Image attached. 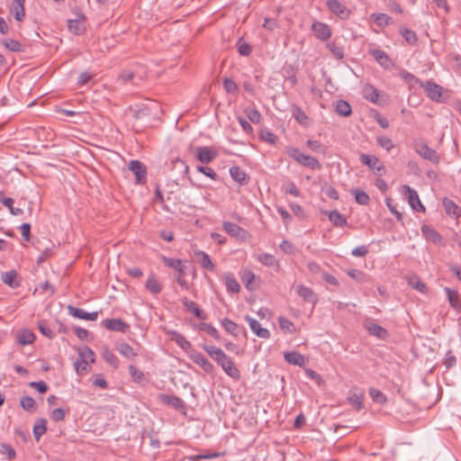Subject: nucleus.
I'll use <instances>...</instances> for the list:
<instances>
[{
    "label": "nucleus",
    "mask_w": 461,
    "mask_h": 461,
    "mask_svg": "<svg viewBox=\"0 0 461 461\" xmlns=\"http://www.w3.org/2000/svg\"><path fill=\"white\" fill-rule=\"evenodd\" d=\"M203 348L222 368L227 375L235 380L240 378V370L235 366L231 358L229 357L221 348L207 345H203Z\"/></svg>",
    "instance_id": "1"
},
{
    "label": "nucleus",
    "mask_w": 461,
    "mask_h": 461,
    "mask_svg": "<svg viewBox=\"0 0 461 461\" xmlns=\"http://www.w3.org/2000/svg\"><path fill=\"white\" fill-rule=\"evenodd\" d=\"M287 154L294 158L298 164L311 168V169H321V165L317 158L314 157L305 155L301 152L298 149L289 147L286 149Z\"/></svg>",
    "instance_id": "2"
},
{
    "label": "nucleus",
    "mask_w": 461,
    "mask_h": 461,
    "mask_svg": "<svg viewBox=\"0 0 461 461\" xmlns=\"http://www.w3.org/2000/svg\"><path fill=\"white\" fill-rule=\"evenodd\" d=\"M162 261L165 264V266L174 268L178 272V276H176V282L184 289H188V283L184 277L185 267L183 265V262L180 259L167 258L165 256L162 257Z\"/></svg>",
    "instance_id": "3"
},
{
    "label": "nucleus",
    "mask_w": 461,
    "mask_h": 461,
    "mask_svg": "<svg viewBox=\"0 0 461 461\" xmlns=\"http://www.w3.org/2000/svg\"><path fill=\"white\" fill-rule=\"evenodd\" d=\"M222 228L229 235L240 240H246L249 237V232L236 223L224 221Z\"/></svg>",
    "instance_id": "4"
},
{
    "label": "nucleus",
    "mask_w": 461,
    "mask_h": 461,
    "mask_svg": "<svg viewBox=\"0 0 461 461\" xmlns=\"http://www.w3.org/2000/svg\"><path fill=\"white\" fill-rule=\"evenodd\" d=\"M312 31L314 36L320 41H328L331 36V30L327 23L321 22H314L312 24Z\"/></svg>",
    "instance_id": "5"
},
{
    "label": "nucleus",
    "mask_w": 461,
    "mask_h": 461,
    "mask_svg": "<svg viewBox=\"0 0 461 461\" xmlns=\"http://www.w3.org/2000/svg\"><path fill=\"white\" fill-rule=\"evenodd\" d=\"M195 156L200 162L208 164L217 158L218 153L211 147H197Z\"/></svg>",
    "instance_id": "6"
},
{
    "label": "nucleus",
    "mask_w": 461,
    "mask_h": 461,
    "mask_svg": "<svg viewBox=\"0 0 461 461\" xmlns=\"http://www.w3.org/2000/svg\"><path fill=\"white\" fill-rule=\"evenodd\" d=\"M327 6L332 14L340 19H348L349 17L350 11L339 0H327Z\"/></svg>",
    "instance_id": "7"
},
{
    "label": "nucleus",
    "mask_w": 461,
    "mask_h": 461,
    "mask_svg": "<svg viewBox=\"0 0 461 461\" xmlns=\"http://www.w3.org/2000/svg\"><path fill=\"white\" fill-rule=\"evenodd\" d=\"M362 164L367 166L371 169H375L376 174L382 176L384 172V167L379 165V159L375 156L361 154L359 158Z\"/></svg>",
    "instance_id": "8"
},
{
    "label": "nucleus",
    "mask_w": 461,
    "mask_h": 461,
    "mask_svg": "<svg viewBox=\"0 0 461 461\" xmlns=\"http://www.w3.org/2000/svg\"><path fill=\"white\" fill-rule=\"evenodd\" d=\"M190 358L200 366L206 373L211 374L214 370L213 365L200 352L192 350L189 354Z\"/></svg>",
    "instance_id": "9"
},
{
    "label": "nucleus",
    "mask_w": 461,
    "mask_h": 461,
    "mask_svg": "<svg viewBox=\"0 0 461 461\" xmlns=\"http://www.w3.org/2000/svg\"><path fill=\"white\" fill-rule=\"evenodd\" d=\"M294 289L296 294L303 298L304 302L310 303L313 305L317 303L318 296L310 287L303 285H297Z\"/></svg>",
    "instance_id": "10"
},
{
    "label": "nucleus",
    "mask_w": 461,
    "mask_h": 461,
    "mask_svg": "<svg viewBox=\"0 0 461 461\" xmlns=\"http://www.w3.org/2000/svg\"><path fill=\"white\" fill-rule=\"evenodd\" d=\"M129 169L135 175L136 183L143 184L146 181V167L139 160H131L129 163Z\"/></svg>",
    "instance_id": "11"
},
{
    "label": "nucleus",
    "mask_w": 461,
    "mask_h": 461,
    "mask_svg": "<svg viewBox=\"0 0 461 461\" xmlns=\"http://www.w3.org/2000/svg\"><path fill=\"white\" fill-rule=\"evenodd\" d=\"M403 189L405 190V194L407 195L411 207L415 211L424 212L425 207L420 203L418 193L408 185H404Z\"/></svg>",
    "instance_id": "12"
},
{
    "label": "nucleus",
    "mask_w": 461,
    "mask_h": 461,
    "mask_svg": "<svg viewBox=\"0 0 461 461\" xmlns=\"http://www.w3.org/2000/svg\"><path fill=\"white\" fill-rule=\"evenodd\" d=\"M415 149L417 153H419L425 159H428L433 163L438 162V156L437 152L430 149L426 143L421 142L416 144Z\"/></svg>",
    "instance_id": "13"
},
{
    "label": "nucleus",
    "mask_w": 461,
    "mask_h": 461,
    "mask_svg": "<svg viewBox=\"0 0 461 461\" xmlns=\"http://www.w3.org/2000/svg\"><path fill=\"white\" fill-rule=\"evenodd\" d=\"M68 311L70 315L80 320L95 321L98 317L97 312H86L83 309L72 305L68 306Z\"/></svg>",
    "instance_id": "14"
},
{
    "label": "nucleus",
    "mask_w": 461,
    "mask_h": 461,
    "mask_svg": "<svg viewBox=\"0 0 461 461\" xmlns=\"http://www.w3.org/2000/svg\"><path fill=\"white\" fill-rule=\"evenodd\" d=\"M245 320L249 325V328L259 338L261 339H268L270 337V332L267 329L261 328L259 322L253 319L250 316H246Z\"/></svg>",
    "instance_id": "15"
},
{
    "label": "nucleus",
    "mask_w": 461,
    "mask_h": 461,
    "mask_svg": "<svg viewBox=\"0 0 461 461\" xmlns=\"http://www.w3.org/2000/svg\"><path fill=\"white\" fill-rule=\"evenodd\" d=\"M103 325L109 330L125 332L129 325L122 319H106L103 321Z\"/></svg>",
    "instance_id": "16"
},
{
    "label": "nucleus",
    "mask_w": 461,
    "mask_h": 461,
    "mask_svg": "<svg viewBox=\"0 0 461 461\" xmlns=\"http://www.w3.org/2000/svg\"><path fill=\"white\" fill-rule=\"evenodd\" d=\"M423 87L428 96L433 101H439L442 95V88L440 86L431 81H427Z\"/></svg>",
    "instance_id": "17"
},
{
    "label": "nucleus",
    "mask_w": 461,
    "mask_h": 461,
    "mask_svg": "<svg viewBox=\"0 0 461 461\" xmlns=\"http://www.w3.org/2000/svg\"><path fill=\"white\" fill-rule=\"evenodd\" d=\"M257 259L262 265L268 267H272L276 271H278L280 268V264H279L278 260L272 254H269V253L259 254L257 256Z\"/></svg>",
    "instance_id": "18"
},
{
    "label": "nucleus",
    "mask_w": 461,
    "mask_h": 461,
    "mask_svg": "<svg viewBox=\"0 0 461 461\" xmlns=\"http://www.w3.org/2000/svg\"><path fill=\"white\" fill-rule=\"evenodd\" d=\"M24 2L25 0H14L10 6V13L19 22L23 21L25 16Z\"/></svg>",
    "instance_id": "19"
},
{
    "label": "nucleus",
    "mask_w": 461,
    "mask_h": 461,
    "mask_svg": "<svg viewBox=\"0 0 461 461\" xmlns=\"http://www.w3.org/2000/svg\"><path fill=\"white\" fill-rule=\"evenodd\" d=\"M2 281L11 288H17L20 286L18 274L14 269L3 273Z\"/></svg>",
    "instance_id": "20"
},
{
    "label": "nucleus",
    "mask_w": 461,
    "mask_h": 461,
    "mask_svg": "<svg viewBox=\"0 0 461 461\" xmlns=\"http://www.w3.org/2000/svg\"><path fill=\"white\" fill-rule=\"evenodd\" d=\"M195 257L198 259L200 266L207 270L212 271L214 270V264L212 263L211 257L202 250H197L194 252Z\"/></svg>",
    "instance_id": "21"
},
{
    "label": "nucleus",
    "mask_w": 461,
    "mask_h": 461,
    "mask_svg": "<svg viewBox=\"0 0 461 461\" xmlns=\"http://www.w3.org/2000/svg\"><path fill=\"white\" fill-rule=\"evenodd\" d=\"M284 357L289 364L298 366H303L305 365L304 357L296 351L285 352Z\"/></svg>",
    "instance_id": "22"
},
{
    "label": "nucleus",
    "mask_w": 461,
    "mask_h": 461,
    "mask_svg": "<svg viewBox=\"0 0 461 461\" xmlns=\"http://www.w3.org/2000/svg\"><path fill=\"white\" fill-rule=\"evenodd\" d=\"M182 303L188 312L194 313L197 318L202 320L206 319V315L202 312L197 303L194 302L190 301L187 298H184L182 300Z\"/></svg>",
    "instance_id": "23"
},
{
    "label": "nucleus",
    "mask_w": 461,
    "mask_h": 461,
    "mask_svg": "<svg viewBox=\"0 0 461 461\" xmlns=\"http://www.w3.org/2000/svg\"><path fill=\"white\" fill-rule=\"evenodd\" d=\"M230 175L240 185H246L249 181L247 174L240 167H231L230 168Z\"/></svg>",
    "instance_id": "24"
},
{
    "label": "nucleus",
    "mask_w": 461,
    "mask_h": 461,
    "mask_svg": "<svg viewBox=\"0 0 461 461\" xmlns=\"http://www.w3.org/2000/svg\"><path fill=\"white\" fill-rule=\"evenodd\" d=\"M161 400L163 402L167 403V405H170L174 407L176 410H183L185 409V402L184 401L175 395H168V394H162Z\"/></svg>",
    "instance_id": "25"
},
{
    "label": "nucleus",
    "mask_w": 461,
    "mask_h": 461,
    "mask_svg": "<svg viewBox=\"0 0 461 461\" xmlns=\"http://www.w3.org/2000/svg\"><path fill=\"white\" fill-rule=\"evenodd\" d=\"M421 231L428 240L432 241L434 244H441L442 237L434 229L425 225L421 228Z\"/></svg>",
    "instance_id": "26"
},
{
    "label": "nucleus",
    "mask_w": 461,
    "mask_h": 461,
    "mask_svg": "<svg viewBox=\"0 0 461 461\" xmlns=\"http://www.w3.org/2000/svg\"><path fill=\"white\" fill-rule=\"evenodd\" d=\"M16 338L21 345L25 346L30 345L34 341L35 335L29 330H22L17 332Z\"/></svg>",
    "instance_id": "27"
},
{
    "label": "nucleus",
    "mask_w": 461,
    "mask_h": 461,
    "mask_svg": "<svg viewBox=\"0 0 461 461\" xmlns=\"http://www.w3.org/2000/svg\"><path fill=\"white\" fill-rule=\"evenodd\" d=\"M349 403L357 410L359 411L363 408L364 394L358 391H351L348 394Z\"/></svg>",
    "instance_id": "28"
},
{
    "label": "nucleus",
    "mask_w": 461,
    "mask_h": 461,
    "mask_svg": "<svg viewBox=\"0 0 461 461\" xmlns=\"http://www.w3.org/2000/svg\"><path fill=\"white\" fill-rule=\"evenodd\" d=\"M443 205L446 210V212L448 215L455 216L456 218H458L461 216V209L459 206H457L452 200L444 198L443 200Z\"/></svg>",
    "instance_id": "29"
},
{
    "label": "nucleus",
    "mask_w": 461,
    "mask_h": 461,
    "mask_svg": "<svg viewBox=\"0 0 461 461\" xmlns=\"http://www.w3.org/2000/svg\"><path fill=\"white\" fill-rule=\"evenodd\" d=\"M364 97L371 103L377 104L379 99V91L372 85H366L363 89Z\"/></svg>",
    "instance_id": "30"
},
{
    "label": "nucleus",
    "mask_w": 461,
    "mask_h": 461,
    "mask_svg": "<svg viewBox=\"0 0 461 461\" xmlns=\"http://www.w3.org/2000/svg\"><path fill=\"white\" fill-rule=\"evenodd\" d=\"M47 430V420L44 418H41L36 420L33 426V436L36 440H39L41 437L45 434Z\"/></svg>",
    "instance_id": "31"
},
{
    "label": "nucleus",
    "mask_w": 461,
    "mask_h": 461,
    "mask_svg": "<svg viewBox=\"0 0 461 461\" xmlns=\"http://www.w3.org/2000/svg\"><path fill=\"white\" fill-rule=\"evenodd\" d=\"M130 112L136 120H143L150 116V110L144 105L131 107Z\"/></svg>",
    "instance_id": "32"
},
{
    "label": "nucleus",
    "mask_w": 461,
    "mask_h": 461,
    "mask_svg": "<svg viewBox=\"0 0 461 461\" xmlns=\"http://www.w3.org/2000/svg\"><path fill=\"white\" fill-rule=\"evenodd\" d=\"M20 405L24 411L32 413L35 412L37 409L35 400L28 395L23 396L20 399Z\"/></svg>",
    "instance_id": "33"
},
{
    "label": "nucleus",
    "mask_w": 461,
    "mask_h": 461,
    "mask_svg": "<svg viewBox=\"0 0 461 461\" xmlns=\"http://www.w3.org/2000/svg\"><path fill=\"white\" fill-rule=\"evenodd\" d=\"M146 288L152 294H158L161 290L162 286L158 283V279L154 275H151L149 276L147 282H146Z\"/></svg>",
    "instance_id": "34"
},
{
    "label": "nucleus",
    "mask_w": 461,
    "mask_h": 461,
    "mask_svg": "<svg viewBox=\"0 0 461 461\" xmlns=\"http://www.w3.org/2000/svg\"><path fill=\"white\" fill-rule=\"evenodd\" d=\"M335 111L339 115L341 116H348L352 113L350 104L344 100L337 101L335 105Z\"/></svg>",
    "instance_id": "35"
},
{
    "label": "nucleus",
    "mask_w": 461,
    "mask_h": 461,
    "mask_svg": "<svg viewBox=\"0 0 461 461\" xmlns=\"http://www.w3.org/2000/svg\"><path fill=\"white\" fill-rule=\"evenodd\" d=\"M172 339L184 350L188 351L192 345L191 343L180 333L176 331L172 332Z\"/></svg>",
    "instance_id": "36"
},
{
    "label": "nucleus",
    "mask_w": 461,
    "mask_h": 461,
    "mask_svg": "<svg viewBox=\"0 0 461 461\" xmlns=\"http://www.w3.org/2000/svg\"><path fill=\"white\" fill-rule=\"evenodd\" d=\"M278 324L280 329L285 333L293 334L295 332L294 324L284 316L278 318Z\"/></svg>",
    "instance_id": "37"
},
{
    "label": "nucleus",
    "mask_w": 461,
    "mask_h": 461,
    "mask_svg": "<svg viewBox=\"0 0 461 461\" xmlns=\"http://www.w3.org/2000/svg\"><path fill=\"white\" fill-rule=\"evenodd\" d=\"M351 194H354L356 202L361 205H367L370 202L369 195L363 190L355 188L351 190Z\"/></svg>",
    "instance_id": "38"
},
{
    "label": "nucleus",
    "mask_w": 461,
    "mask_h": 461,
    "mask_svg": "<svg viewBox=\"0 0 461 461\" xmlns=\"http://www.w3.org/2000/svg\"><path fill=\"white\" fill-rule=\"evenodd\" d=\"M329 219L336 227H343L347 223V219L336 210L330 212Z\"/></svg>",
    "instance_id": "39"
},
{
    "label": "nucleus",
    "mask_w": 461,
    "mask_h": 461,
    "mask_svg": "<svg viewBox=\"0 0 461 461\" xmlns=\"http://www.w3.org/2000/svg\"><path fill=\"white\" fill-rule=\"evenodd\" d=\"M444 290L446 292V294L447 296V299H448V302H449V304L451 305V307L454 309L459 308L460 303H459L457 292L449 287H445Z\"/></svg>",
    "instance_id": "40"
},
{
    "label": "nucleus",
    "mask_w": 461,
    "mask_h": 461,
    "mask_svg": "<svg viewBox=\"0 0 461 461\" xmlns=\"http://www.w3.org/2000/svg\"><path fill=\"white\" fill-rule=\"evenodd\" d=\"M292 114L293 117L301 124H307L308 123V116L305 114V113L302 110V108L294 105L292 107Z\"/></svg>",
    "instance_id": "41"
},
{
    "label": "nucleus",
    "mask_w": 461,
    "mask_h": 461,
    "mask_svg": "<svg viewBox=\"0 0 461 461\" xmlns=\"http://www.w3.org/2000/svg\"><path fill=\"white\" fill-rule=\"evenodd\" d=\"M77 353L81 359L86 360L88 363L95 362V353L90 348L86 346L79 348Z\"/></svg>",
    "instance_id": "42"
},
{
    "label": "nucleus",
    "mask_w": 461,
    "mask_h": 461,
    "mask_svg": "<svg viewBox=\"0 0 461 461\" xmlns=\"http://www.w3.org/2000/svg\"><path fill=\"white\" fill-rule=\"evenodd\" d=\"M117 349L121 355L128 358H132L137 356L133 348L127 343H120L117 346Z\"/></svg>",
    "instance_id": "43"
},
{
    "label": "nucleus",
    "mask_w": 461,
    "mask_h": 461,
    "mask_svg": "<svg viewBox=\"0 0 461 461\" xmlns=\"http://www.w3.org/2000/svg\"><path fill=\"white\" fill-rule=\"evenodd\" d=\"M372 56L382 66L387 67L389 64V58L387 54L380 50H374L371 51Z\"/></svg>",
    "instance_id": "44"
},
{
    "label": "nucleus",
    "mask_w": 461,
    "mask_h": 461,
    "mask_svg": "<svg viewBox=\"0 0 461 461\" xmlns=\"http://www.w3.org/2000/svg\"><path fill=\"white\" fill-rule=\"evenodd\" d=\"M366 328L371 335H374L380 339L384 338L387 334L386 330L376 323H372L368 325Z\"/></svg>",
    "instance_id": "45"
},
{
    "label": "nucleus",
    "mask_w": 461,
    "mask_h": 461,
    "mask_svg": "<svg viewBox=\"0 0 461 461\" xmlns=\"http://www.w3.org/2000/svg\"><path fill=\"white\" fill-rule=\"evenodd\" d=\"M408 285L420 293H426V285L420 280L417 276H411L408 278Z\"/></svg>",
    "instance_id": "46"
},
{
    "label": "nucleus",
    "mask_w": 461,
    "mask_h": 461,
    "mask_svg": "<svg viewBox=\"0 0 461 461\" xmlns=\"http://www.w3.org/2000/svg\"><path fill=\"white\" fill-rule=\"evenodd\" d=\"M327 49L332 53L335 59H342L344 57V51L343 49L339 46L336 42L331 41L327 43L326 45Z\"/></svg>",
    "instance_id": "47"
},
{
    "label": "nucleus",
    "mask_w": 461,
    "mask_h": 461,
    "mask_svg": "<svg viewBox=\"0 0 461 461\" xmlns=\"http://www.w3.org/2000/svg\"><path fill=\"white\" fill-rule=\"evenodd\" d=\"M226 287L227 290L231 293H239L240 290V286L234 276L230 274L226 276Z\"/></svg>",
    "instance_id": "48"
},
{
    "label": "nucleus",
    "mask_w": 461,
    "mask_h": 461,
    "mask_svg": "<svg viewBox=\"0 0 461 461\" xmlns=\"http://www.w3.org/2000/svg\"><path fill=\"white\" fill-rule=\"evenodd\" d=\"M255 279V274L250 269H244L241 274V280L248 290H252L251 284Z\"/></svg>",
    "instance_id": "49"
},
{
    "label": "nucleus",
    "mask_w": 461,
    "mask_h": 461,
    "mask_svg": "<svg viewBox=\"0 0 461 461\" xmlns=\"http://www.w3.org/2000/svg\"><path fill=\"white\" fill-rule=\"evenodd\" d=\"M221 325L223 326V328L225 329V330L228 333H230L233 336L238 335V332H239L238 325L234 321L225 318L221 321Z\"/></svg>",
    "instance_id": "50"
},
{
    "label": "nucleus",
    "mask_w": 461,
    "mask_h": 461,
    "mask_svg": "<svg viewBox=\"0 0 461 461\" xmlns=\"http://www.w3.org/2000/svg\"><path fill=\"white\" fill-rule=\"evenodd\" d=\"M0 454L5 456L8 460L14 459L16 456L14 448L5 443L0 445Z\"/></svg>",
    "instance_id": "51"
},
{
    "label": "nucleus",
    "mask_w": 461,
    "mask_h": 461,
    "mask_svg": "<svg viewBox=\"0 0 461 461\" xmlns=\"http://www.w3.org/2000/svg\"><path fill=\"white\" fill-rule=\"evenodd\" d=\"M199 329L201 330L205 331L208 335H210L211 337H212L216 339H220V334H219L218 330L215 329V327H213L210 323L203 322L199 325Z\"/></svg>",
    "instance_id": "52"
},
{
    "label": "nucleus",
    "mask_w": 461,
    "mask_h": 461,
    "mask_svg": "<svg viewBox=\"0 0 461 461\" xmlns=\"http://www.w3.org/2000/svg\"><path fill=\"white\" fill-rule=\"evenodd\" d=\"M129 374L131 376V378L137 383H140L144 380V374L133 365H131L129 366Z\"/></svg>",
    "instance_id": "53"
},
{
    "label": "nucleus",
    "mask_w": 461,
    "mask_h": 461,
    "mask_svg": "<svg viewBox=\"0 0 461 461\" xmlns=\"http://www.w3.org/2000/svg\"><path fill=\"white\" fill-rule=\"evenodd\" d=\"M245 113L253 123H258L260 122L261 114L256 108H247Z\"/></svg>",
    "instance_id": "54"
},
{
    "label": "nucleus",
    "mask_w": 461,
    "mask_h": 461,
    "mask_svg": "<svg viewBox=\"0 0 461 461\" xmlns=\"http://www.w3.org/2000/svg\"><path fill=\"white\" fill-rule=\"evenodd\" d=\"M377 143L387 151H390L393 148V143L392 140L386 136H377L376 137Z\"/></svg>",
    "instance_id": "55"
},
{
    "label": "nucleus",
    "mask_w": 461,
    "mask_h": 461,
    "mask_svg": "<svg viewBox=\"0 0 461 461\" xmlns=\"http://www.w3.org/2000/svg\"><path fill=\"white\" fill-rule=\"evenodd\" d=\"M369 394L371 398L378 403H384L386 402L385 395L377 389L371 388L369 391Z\"/></svg>",
    "instance_id": "56"
},
{
    "label": "nucleus",
    "mask_w": 461,
    "mask_h": 461,
    "mask_svg": "<svg viewBox=\"0 0 461 461\" xmlns=\"http://www.w3.org/2000/svg\"><path fill=\"white\" fill-rule=\"evenodd\" d=\"M88 364L89 363L87 361L83 360L79 357V359H77L74 363V367H75L77 374L83 375L84 373H86L87 370Z\"/></svg>",
    "instance_id": "57"
},
{
    "label": "nucleus",
    "mask_w": 461,
    "mask_h": 461,
    "mask_svg": "<svg viewBox=\"0 0 461 461\" xmlns=\"http://www.w3.org/2000/svg\"><path fill=\"white\" fill-rule=\"evenodd\" d=\"M5 47L12 51H20L22 45L18 41L7 39L3 41Z\"/></svg>",
    "instance_id": "58"
},
{
    "label": "nucleus",
    "mask_w": 461,
    "mask_h": 461,
    "mask_svg": "<svg viewBox=\"0 0 461 461\" xmlns=\"http://www.w3.org/2000/svg\"><path fill=\"white\" fill-rule=\"evenodd\" d=\"M306 145L313 152L324 153V151H325L324 147L321 145V143L319 140H308L306 141Z\"/></svg>",
    "instance_id": "59"
},
{
    "label": "nucleus",
    "mask_w": 461,
    "mask_h": 461,
    "mask_svg": "<svg viewBox=\"0 0 461 461\" xmlns=\"http://www.w3.org/2000/svg\"><path fill=\"white\" fill-rule=\"evenodd\" d=\"M402 36L409 44H414L417 41V36L413 31L403 29L402 31Z\"/></svg>",
    "instance_id": "60"
},
{
    "label": "nucleus",
    "mask_w": 461,
    "mask_h": 461,
    "mask_svg": "<svg viewBox=\"0 0 461 461\" xmlns=\"http://www.w3.org/2000/svg\"><path fill=\"white\" fill-rule=\"evenodd\" d=\"M197 170L212 180H217L218 175L212 167L198 166Z\"/></svg>",
    "instance_id": "61"
},
{
    "label": "nucleus",
    "mask_w": 461,
    "mask_h": 461,
    "mask_svg": "<svg viewBox=\"0 0 461 461\" xmlns=\"http://www.w3.org/2000/svg\"><path fill=\"white\" fill-rule=\"evenodd\" d=\"M238 50L240 54L242 56H249L252 51L251 47L248 43L242 41L241 39L238 42Z\"/></svg>",
    "instance_id": "62"
},
{
    "label": "nucleus",
    "mask_w": 461,
    "mask_h": 461,
    "mask_svg": "<svg viewBox=\"0 0 461 461\" xmlns=\"http://www.w3.org/2000/svg\"><path fill=\"white\" fill-rule=\"evenodd\" d=\"M223 86L227 93L233 94L236 93L238 90L237 84L232 79L230 78H225L223 80Z\"/></svg>",
    "instance_id": "63"
},
{
    "label": "nucleus",
    "mask_w": 461,
    "mask_h": 461,
    "mask_svg": "<svg viewBox=\"0 0 461 461\" xmlns=\"http://www.w3.org/2000/svg\"><path fill=\"white\" fill-rule=\"evenodd\" d=\"M260 137L263 140L270 144H274L276 141V136L273 132L267 130L261 131Z\"/></svg>",
    "instance_id": "64"
}]
</instances>
